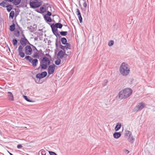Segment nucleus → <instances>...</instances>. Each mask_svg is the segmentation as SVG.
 <instances>
[{"label":"nucleus","instance_id":"obj_38","mask_svg":"<svg viewBox=\"0 0 155 155\" xmlns=\"http://www.w3.org/2000/svg\"><path fill=\"white\" fill-rule=\"evenodd\" d=\"M40 153L41 155H46V154L45 151L43 150H40V152L39 153V154H40Z\"/></svg>","mask_w":155,"mask_h":155},{"label":"nucleus","instance_id":"obj_8","mask_svg":"<svg viewBox=\"0 0 155 155\" xmlns=\"http://www.w3.org/2000/svg\"><path fill=\"white\" fill-rule=\"evenodd\" d=\"M55 65L53 64L49 66L48 68V73L49 74H53L55 71Z\"/></svg>","mask_w":155,"mask_h":155},{"label":"nucleus","instance_id":"obj_13","mask_svg":"<svg viewBox=\"0 0 155 155\" xmlns=\"http://www.w3.org/2000/svg\"><path fill=\"white\" fill-rule=\"evenodd\" d=\"M118 96L119 98L120 99H124L127 98L123 92V91L122 90L119 92Z\"/></svg>","mask_w":155,"mask_h":155},{"label":"nucleus","instance_id":"obj_4","mask_svg":"<svg viewBox=\"0 0 155 155\" xmlns=\"http://www.w3.org/2000/svg\"><path fill=\"white\" fill-rule=\"evenodd\" d=\"M25 58L29 61V62L32 64V65L33 67L36 66L38 63V60L37 59H33L30 56H26Z\"/></svg>","mask_w":155,"mask_h":155},{"label":"nucleus","instance_id":"obj_41","mask_svg":"<svg viewBox=\"0 0 155 155\" xmlns=\"http://www.w3.org/2000/svg\"><path fill=\"white\" fill-rule=\"evenodd\" d=\"M78 18L80 23H82V18L81 15H78Z\"/></svg>","mask_w":155,"mask_h":155},{"label":"nucleus","instance_id":"obj_33","mask_svg":"<svg viewBox=\"0 0 155 155\" xmlns=\"http://www.w3.org/2000/svg\"><path fill=\"white\" fill-rule=\"evenodd\" d=\"M12 42L13 45L15 46L17 45L18 41L16 39H13L12 40Z\"/></svg>","mask_w":155,"mask_h":155},{"label":"nucleus","instance_id":"obj_32","mask_svg":"<svg viewBox=\"0 0 155 155\" xmlns=\"http://www.w3.org/2000/svg\"><path fill=\"white\" fill-rule=\"evenodd\" d=\"M33 57L34 58H39V56L38 53L37 52H35L34 54Z\"/></svg>","mask_w":155,"mask_h":155},{"label":"nucleus","instance_id":"obj_37","mask_svg":"<svg viewBox=\"0 0 155 155\" xmlns=\"http://www.w3.org/2000/svg\"><path fill=\"white\" fill-rule=\"evenodd\" d=\"M114 44V41L113 40H111L108 43V45L109 46H112Z\"/></svg>","mask_w":155,"mask_h":155},{"label":"nucleus","instance_id":"obj_16","mask_svg":"<svg viewBox=\"0 0 155 155\" xmlns=\"http://www.w3.org/2000/svg\"><path fill=\"white\" fill-rule=\"evenodd\" d=\"M8 97L9 100L12 101H14V97L12 93L10 92H8Z\"/></svg>","mask_w":155,"mask_h":155},{"label":"nucleus","instance_id":"obj_22","mask_svg":"<svg viewBox=\"0 0 155 155\" xmlns=\"http://www.w3.org/2000/svg\"><path fill=\"white\" fill-rule=\"evenodd\" d=\"M13 6L10 4H9L7 5V10L8 12H10L11 10L13 8Z\"/></svg>","mask_w":155,"mask_h":155},{"label":"nucleus","instance_id":"obj_27","mask_svg":"<svg viewBox=\"0 0 155 155\" xmlns=\"http://www.w3.org/2000/svg\"><path fill=\"white\" fill-rule=\"evenodd\" d=\"M15 25L14 23H13L12 25L10 26V30L11 31H13L15 29Z\"/></svg>","mask_w":155,"mask_h":155},{"label":"nucleus","instance_id":"obj_19","mask_svg":"<svg viewBox=\"0 0 155 155\" xmlns=\"http://www.w3.org/2000/svg\"><path fill=\"white\" fill-rule=\"evenodd\" d=\"M9 4L8 3L4 2V1H2L0 3V5L3 7H6Z\"/></svg>","mask_w":155,"mask_h":155},{"label":"nucleus","instance_id":"obj_29","mask_svg":"<svg viewBox=\"0 0 155 155\" xmlns=\"http://www.w3.org/2000/svg\"><path fill=\"white\" fill-rule=\"evenodd\" d=\"M65 45H66L65 46L66 50H68V49L70 50L71 45L69 43H67Z\"/></svg>","mask_w":155,"mask_h":155},{"label":"nucleus","instance_id":"obj_35","mask_svg":"<svg viewBox=\"0 0 155 155\" xmlns=\"http://www.w3.org/2000/svg\"><path fill=\"white\" fill-rule=\"evenodd\" d=\"M65 52L66 51V54L65 53V56H69L71 54V51L70 50L68 49V50H66Z\"/></svg>","mask_w":155,"mask_h":155},{"label":"nucleus","instance_id":"obj_2","mask_svg":"<svg viewBox=\"0 0 155 155\" xmlns=\"http://www.w3.org/2000/svg\"><path fill=\"white\" fill-rule=\"evenodd\" d=\"M30 7L32 8H35L40 7L42 5L41 1L38 0H35L34 1H31L29 3Z\"/></svg>","mask_w":155,"mask_h":155},{"label":"nucleus","instance_id":"obj_49","mask_svg":"<svg viewBox=\"0 0 155 155\" xmlns=\"http://www.w3.org/2000/svg\"><path fill=\"white\" fill-rule=\"evenodd\" d=\"M17 148H18V149H20V148H21L22 147V146L21 145V144H18V145H17Z\"/></svg>","mask_w":155,"mask_h":155},{"label":"nucleus","instance_id":"obj_50","mask_svg":"<svg viewBox=\"0 0 155 155\" xmlns=\"http://www.w3.org/2000/svg\"><path fill=\"white\" fill-rule=\"evenodd\" d=\"M48 4H47L46 5L44 4L41 7H43L45 9H46V5H48Z\"/></svg>","mask_w":155,"mask_h":155},{"label":"nucleus","instance_id":"obj_34","mask_svg":"<svg viewBox=\"0 0 155 155\" xmlns=\"http://www.w3.org/2000/svg\"><path fill=\"white\" fill-rule=\"evenodd\" d=\"M61 44V42L60 41H58V38H57L56 40V42H55V45L56 47H58V45H59V46Z\"/></svg>","mask_w":155,"mask_h":155},{"label":"nucleus","instance_id":"obj_23","mask_svg":"<svg viewBox=\"0 0 155 155\" xmlns=\"http://www.w3.org/2000/svg\"><path fill=\"white\" fill-rule=\"evenodd\" d=\"M54 25L57 28L60 29L63 26V25L59 23L54 24Z\"/></svg>","mask_w":155,"mask_h":155},{"label":"nucleus","instance_id":"obj_51","mask_svg":"<svg viewBox=\"0 0 155 155\" xmlns=\"http://www.w3.org/2000/svg\"><path fill=\"white\" fill-rule=\"evenodd\" d=\"M48 5H46V9H46V11L47 10H48V8L49 7L48 6Z\"/></svg>","mask_w":155,"mask_h":155},{"label":"nucleus","instance_id":"obj_28","mask_svg":"<svg viewBox=\"0 0 155 155\" xmlns=\"http://www.w3.org/2000/svg\"><path fill=\"white\" fill-rule=\"evenodd\" d=\"M131 134L132 133L130 131L126 130L125 132V136H127V137Z\"/></svg>","mask_w":155,"mask_h":155},{"label":"nucleus","instance_id":"obj_56","mask_svg":"<svg viewBox=\"0 0 155 155\" xmlns=\"http://www.w3.org/2000/svg\"><path fill=\"white\" fill-rule=\"evenodd\" d=\"M8 49H8V50H9L10 51V48H9V47H8Z\"/></svg>","mask_w":155,"mask_h":155},{"label":"nucleus","instance_id":"obj_36","mask_svg":"<svg viewBox=\"0 0 155 155\" xmlns=\"http://www.w3.org/2000/svg\"><path fill=\"white\" fill-rule=\"evenodd\" d=\"M23 97L25 99V100H26V101H27L28 102H33L31 100H30L29 99L28 97H27L26 96H24V95L23 96Z\"/></svg>","mask_w":155,"mask_h":155},{"label":"nucleus","instance_id":"obj_42","mask_svg":"<svg viewBox=\"0 0 155 155\" xmlns=\"http://www.w3.org/2000/svg\"><path fill=\"white\" fill-rule=\"evenodd\" d=\"M51 13L50 12L48 11L47 14L45 15V16H46L49 17L50 16H51Z\"/></svg>","mask_w":155,"mask_h":155},{"label":"nucleus","instance_id":"obj_11","mask_svg":"<svg viewBox=\"0 0 155 155\" xmlns=\"http://www.w3.org/2000/svg\"><path fill=\"white\" fill-rule=\"evenodd\" d=\"M22 35L24 37V38H22L20 41V43L21 45L23 46H26L27 44V42L28 43V44H30V43L29 41L27 39L25 38L24 35L23 34Z\"/></svg>","mask_w":155,"mask_h":155},{"label":"nucleus","instance_id":"obj_12","mask_svg":"<svg viewBox=\"0 0 155 155\" xmlns=\"http://www.w3.org/2000/svg\"><path fill=\"white\" fill-rule=\"evenodd\" d=\"M43 64H45L49 65L50 63V61L49 60L47 57L43 58L41 60Z\"/></svg>","mask_w":155,"mask_h":155},{"label":"nucleus","instance_id":"obj_10","mask_svg":"<svg viewBox=\"0 0 155 155\" xmlns=\"http://www.w3.org/2000/svg\"><path fill=\"white\" fill-rule=\"evenodd\" d=\"M23 47L20 45L18 48V54L22 58H24L25 56V54L23 52Z\"/></svg>","mask_w":155,"mask_h":155},{"label":"nucleus","instance_id":"obj_20","mask_svg":"<svg viewBox=\"0 0 155 155\" xmlns=\"http://www.w3.org/2000/svg\"><path fill=\"white\" fill-rule=\"evenodd\" d=\"M44 18L45 20L47 21V22H50L52 21V19L49 16H44Z\"/></svg>","mask_w":155,"mask_h":155},{"label":"nucleus","instance_id":"obj_7","mask_svg":"<svg viewBox=\"0 0 155 155\" xmlns=\"http://www.w3.org/2000/svg\"><path fill=\"white\" fill-rule=\"evenodd\" d=\"M25 52L27 55H31L32 53V49L30 45H26L25 48Z\"/></svg>","mask_w":155,"mask_h":155},{"label":"nucleus","instance_id":"obj_46","mask_svg":"<svg viewBox=\"0 0 155 155\" xmlns=\"http://www.w3.org/2000/svg\"><path fill=\"white\" fill-rule=\"evenodd\" d=\"M60 48L63 50L64 51L65 49V46H63L61 44L60 45Z\"/></svg>","mask_w":155,"mask_h":155},{"label":"nucleus","instance_id":"obj_21","mask_svg":"<svg viewBox=\"0 0 155 155\" xmlns=\"http://www.w3.org/2000/svg\"><path fill=\"white\" fill-rule=\"evenodd\" d=\"M121 126V125L120 123H117L115 128V130L116 131H117L118 130L120 129Z\"/></svg>","mask_w":155,"mask_h":155},{"label":"nucleus","instance_id":"obj_57","mask_svg":"<svg viewBox=\"0 0 155 155\" xmlns=\"http://www.w3.org/2000/svg\"><path fill=\"white\" fill-rule=\"evenodd\" d=\"M67 56H65V58H67Z\"/></svg>","mask_w":155,"mask_h":155},{"label":"nucleus","instance_id":"obj_6","mask_svg":"<svg viewBox=\"0 0 155 155\" xmlns=\"http://www.w3.org/2000/svg\"><path fill=\"white\" fill-rule=\"evenodd\" d=\"M122 91H123V92L126 98L129 97L132 92V90L129 88H127Z\"/></svg>","mask_w":155,"mask_h":155},{"label":"nucleus","instance_id":"obj_9","mask_svg":"<svg viewBox=\"0 0 155 155\" xmlns=\"http://www.w3.org/2000/svg\"><path fill=\"white\" fill-rule=\"evenodd\" d=\"M47 74V72L46 71H44L41 73L37 74L36 75V77L40 79L45 77Z\"/></svg>","mask_w":155,"mask_h":155},{"label":"nucleus","instance_id":"obj_25","mask_svg":"<svg viewBox=\"0 0 155 155\" xmlns=\"http://www.w3.org/2000/svg\"><path fill=\"white\" fill-rule=\"evenodd\" d=\"M13 4L15 5H19L21 2V0H14Z\"/></svg>","mask_w":155,"mask_h":155},{"label":"nucleus","instance_id":"obj_52","mask_svg":"<svg viewBox=\"0 0 155 155\" xmlns=\"http://www.w3.org/2000/svg\"><path fill=\"white\" fill-rule=\"evenodd\" d=\"M17 26L18 27L19 29H20V30H21V27H19L18 25H17Z\"/></svg>","mask_w":155,"mask_h":155},{"label":"nucleus","instance_id":"obj_48","mask_svg":"<svg viewBox=\"0 0 155 155\" xmlns=\"http://www.w3.org/2000/svg\"><path fill=\"white\" fill-rule=\"evenodd\" d=\"M83 6L84 8H86L87 6V4L86 2H85L83 4Z\"/></svg>","mask_w":155,"mask_h":155},{"label":"nucleus","instance_id":"obj_43","mask_svg":"<svg viewBox=\"0 0 155 155\" xmlns=\"http://www.w3.org/2000/svg\"><path fill=\"white\" fill-rule=\"evenodd\" d=\"M32 47V49H33V50L34 51L35 50H36V51H38V50H37V48L35 46H34L33 45H31V44H30Z\"/></svg>","mask_w":155,"mask_h":155},{"label":"nucleus","instance_id":"obj_1","mask_svg":"<svg viewBox=\"0 0 155 155\" xmlns=\"http://www.w3.org/2000/svg\"><path fill=\"white\" fill-rule=\"evenodd\" d=\"M119 71L122 76H126L129 73L130 68L127 64L123 62L120 66Z\"/></svg>","mask_w":155,"mask_h":155},{"label":"nucleus","instance_id":"obj_24","mask_svg":"<svg viewBox=\"0 0 155 155\" xmlns=\"http://www.w3.org/2000/svg\"><path fill=\"white\" fill-rule=\"evenodd\" d=\"M61 41L62 44L63 45H65L67 43V40L65 38H61Z\"/></svg>","mask_w":155,"mask_h":155},{"label":"nucleus","instance_id":"obj_40","mask_svg":"<svg viewBox=\"0 0 155 155\" xmlns=\"http://www.w3.org/2000/svg\"><path fill=\"white\" fill-rule=\"evenodd\" d=\"M15 35L16 37H18L19 36V32L18 30H17L16 31H15Z\"/></svg>","mask_w":155,"mask_h":155},{"label":"nucleus","instance_id":"obj_30","mask_svg":"<svg viewBox=\"0 0 155 155\" xmlns=\"http://www.w3.org/2000/svg\"><path fill=\"white\" fill-rule=\"evenodd\" d=\"M47 64H41L40 66L41 69H45L47 67Z\"/></svg>","mask_w":155,"mask_h":155},{"label":"nucleus","instance_id":"obj_3","mask_svg":"<svg viewBox=\"0 0 155 155\" xmlns=\"http://www.w3.org/2000/svg\"><path fill=\"white\" fill-rule=\"evenodd\" d=\"M145 104L142 102L138 104L137 105L133 110L134 112H137L141 110L145 107Z\"/></svg>","mask_w":155,"mask_h":155},{"label":"nucleus","instance_id":"obj_58","mask_svg":"<svg viewBox=\"0 0 155 155\" xmlns=\"http://www.w3.org/2000/svg\"><path fill=\"white\" fill-rule=\"evenodd\" d=\"M30 0L31 1H32V0Z\"/></svg>","mask_w":155,"mask_h":155},{"label":"nucleus","instance_id":"obj_45","mask_svg":"<svg viewBox=\"0 0 155 155\" xmlns=\"http://www.w3.org/2000/svg\"><path fill=\"white\" fill-rule=\"evenodd\" d=\"M76 13H77V14L78 16L79 15H81V14L80 11L79 9L78 8L76 9Z\"/></svg>","mask_w":155,"mask_h":155},{"label":"nucleus","instance_id":"obj_53","mask_svg":"<svg viewBox=\"0 0 155 155\" xmlns=\"http://www.w3.org/2000/svg\"><path fill=\"white\" fill-rule=\"evenodd\" d=\"M126 151L127 152V153H129V151L128 150H126Z\"/></svg>","mask_w":155,"mask_h":155},{"label":"nucleus","instance_id":"obj_54","mask_svg":"<svg viewBox=\"0 0 155 155\" xmlns=\"http://www.w3.org/2000/svg\"><path fill=\"white\" fill-rule=\"evenodd\" d=\"M8 153L10 155H13L11 153L9 152H8Z\"/></svg>","mask_w":155,"mask_h":155},{"label":"nucleus","instance_id":"obj_18","mask_svg":"<svg viewBox=\"0 0 155 155\" xmlns=\"http://www.w3.org/2000/svg\"><path fill=\"white\" fill-rule=\"evenodd\" d=\"M127 138L128 141L131 143H133L134 141V138L132 134L128 137Z\"/></svg>","mask_w":155,"mask_h":155},{"label":"nucleus","instance_id":"obj_26","mask_svg":"<svg viewBox=\"0 0 155 155\" xmlns=\"http://www.w3.org/2000/svg\"><path fill=\"white\" fill-rule=\"evenodd\" d=\"M15 15V12L14 11H11L9 14V18H11L12 19H13Z\"/></svg>","mask_w":155,"mask_h":155},{"label":"nucleus","instance_id":"obj_44","mask_svg":"<svg viewBox=\"0 0 155 155\" xmlns=\"http://www.w3.org/2000/svg\"><path fill=\"white\" fill-rule=\"evenodd\" d=\"M48 152L50 155H57L55 152L52 151H48Z\"/></svg>","mask_w":155,"mask_h":155},{"label":"nucleus","instance_id":"obj_47","mask_svg":"<svg viewBox=\"0 0 155 155\" xmlns=\"http://www.w3.org/2000/svg\"><path fill=\"white\" fill-rule=\"evenodd\" d=\"M104 83H105V84H103V86H104V87L105 86L107 85V84L108 82V81L107 80H104Z\"/></svg>","mask_w":155,"mask_h":155},{"label":"nucleus","instance_id":"obj_15","mask_svg":"<svg viewBox=\"0 0 155 155\" xmlns=\"http://www.w3.org/2000/svg\"><path fill=\"white\" fill-rule=\"evenodd\" d=\"M35 11L39 13L43 14L46 12V9L44 8L43 7L41 6L40 8V10L38 9H36Z\"/></svg>","mask_w":155,"mask_h":155},{"label":"nucleus","instance_id":"obj_17","mask_svg":"<svg viewBox=\"0 0 155 155\" xmlns=\"http://www.w3.org/2000/svg\"><path fill=\"white\" fill-rule=\"evenodd\" d=\"M121 136V134L120 132H116L113 134V137L117 139L119 138Z\"/></svg>","mask_w":155,"mask_h":155},{"label":"nucleus","instance_id":"obj_55","mask_svg":"<svg viewBox=\"0 0 155 155\" xmlns=\"http://www.w3.org/2000/svg\"><path fill=\"white\" fill-rule=\"evenodd\" d=\"M46 56H50V55H49V54H46Z\"/></svg>","mask_w":155,"mask_h":155},{"label":"nucleus","instance_id":"obj_14","mask_svg":"<svg viewBox=\"0 0 155 155\" xmlns=\"http://www.w3.org/2000/svg\"><path fill=\"white\" fill-rule=\"evenodd\" d=\"M65 51H64L62 50L59 51L58 54V56L60 58H62L65 55Z\"/></svg>","mask_w":155,"mask_h":155},{"label":"nucleus","instance_id":"obj_39","mask_svg":"<svg viewBox=\"0 0 155 155\" xmlns=\"http://www.w3.org/2000/svg\"><path fill=\"white\" fill-rule=\"evenodd\" d=\"M61 62V60L60 59H58V60H57L55 61V63L57 65H58L60 64Z\"/></svg>","mask_w":155,"mask_h":155},{"label":"nucleus","instance_id":"obj_31","mask_svg":"<svg viewBox=\"0 0 155 155\" xmlns=\"http://www.w3.org/2000/svg\"><path fill=\"white\" fill-rule=\"evenodd\" d=\"M67 31H62L60 32V34L62 36H65L67 35Z\"/></svg>","mask_w":155,"mask_h":155},{"label":"nucleus","instance_id":"obj_5","mask_svg":"<svg viewBox=\"0 0 155 155\" xmlns=\"http://www.w3.org/2000/svg\"><path fill=\"white\" fill-rule=\"evenodd\" d=\"M51 27L54 34L57 37H58L59 38H60L61 37V36L58 33V30L57 28L55 26L54 24H53L51 25Z\"/></svg>","mask_w":155,"mask_h":155}]
</instances>
